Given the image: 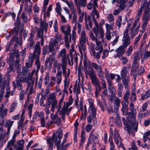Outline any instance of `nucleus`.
Here are the masks:
<instances>
[{
	"label": "nucleus",
	"mask_w": 150,
	"mask_h": 150,
	"mask_svg": "<svg viewBox=\"0 0 150 150\" xmlns=\"http://www.w3.org/2000/svg\"><path fill=\"white\" fill-rule=\"evenodd\" d=\"M52 52L51 54H50L49 57L50 59L53 61L54 60L55 56L56 54V52L54 48V46L52 42L49 43V45H46L42 48V53L43 55H45L46 54H49V53Z\"/></svg>",
	"instance_id": "obj_1"
},
{
	"label": "nucleus",
	"mask_w": 150,
	"mask_h": 150,
	"mask_svg": "<svg viewBox=\"0 0 150 150\" xmlns=\"http://www.w3.org/2000/svg\"><path fill=\"white\" fill-rule=\"evenodd\" d=\"M61 31L65 35V46L69 48L70 45L69 43L71 41V35L70 34L71 27L69 26L63 25L61 27Z\"/></svg>",
	"instance_id": "obj_2"
},
{
	"label": "nucleus",
	"mask_w": 150,
	"mask_h": 150,
	"mask_svg": "<svg viewBox=\"0 0 150 150\" xmlns=\"http://www.w3.org/2000/svg\"><path fill=\"white\" fill-rule=\"evenodd\" d=\"M47 104L50 106L51 105V111L54 112V109L57 107V100L55 94L53 93L50 94L47 99Z\"/></svg>",
	"instance_id": "obj_3"
},
{
	"label": "nucleus",
	"mask_w": 150,
	"mask_h": 150,
	"mask_svg": "<svg viewBox=\"0 0 150 150\" xmlns=\"http://www.w3.org/2000/svg\"><path fill=\"white\" fill-rule=\"evenodd\" d=\"M88 41V37L86 36L85 31L84 30H82L81 34L79 44L78 45L79 50L81 53H82V50L84 51L86 49L85 44Z\"/></svg>",
	"instance_id": "obj_4"
},
{
	"label": "nucleus",
	"mask_w": 150,
	"mask_h": 150,
	"mask_svg": "<svg viewBox=\"0 0 150 150\" xmlns=\"http://www.w3.org/2000/svg\"><path fill=\"white\" fill-rule=\"evenodd\" d=\"M127 67H123L120 72L122 82L125 88H128L129 82V76L127 75Z\"/></svg>",
	"instance_id": "obj_5"
},
{
	"label": "nucleus",
	"mask_w": 150,
	"mask_h": 150,
	"mask_svg": "<svg viewBox=\"0 0 150 150\" xmlns=\"http://www.w3.org/2000/svg\"><path fill=\"white\" fill-rule=\"evenodd\" d=\"M88 102L89 104V108L91 111V113L92 114L93 117V125L94 127H95L97 125V120L96 117V109L93 107L94 100L90 98L88 100Z\"/></svg>",
	"instance_id": "obj_6"
},
{
	"label": "nucleus",
	"mask_w": 150,
	"mask_h": 150,
	"mask_svg": "<svg viewBox=\"0 0 150 150\" xmlns=\"http://www.w3.org/2000/svg\"><path fill=\"white\" fill-rule=\"evenodd\" d=\"M40 42L38 41L35 44L34 50L33 53L29 56V59L32 62L35 57H39L40 54L41 48L40 46Z\"/></svg>",
	"instance_id": "obj_7"
},
{
	"label": "nucleus",
	"mask_w": 150,
	"mask_h": 150,
	"mask_svg": "<svg viewBox=\"0 0 150 150\" xmlns=\"http://www.w3.org/2000/svg\"><path fill=\"white\" fill-rule=\"evenodd\" d=\"M27 87L25 91L27 93L29 89V91L28 93L29 94H31L33 93V88L34 82V79H32V76H28L26 78Z\"/></svg>",
	"instance_id": "obj_8"
},
{
	"label": "nucleus",
	"mask_w": 150,
	"mask_h": 150,
	"mask_svg": "<svg viewBox=\"0 0 150 150\" xmlns=\"http://www.w3.org/2000/svg\"><path fill=\"white\" fill-rule=\"evenodd\" d=\"M122 120L124 125L127 128V130L129 134H130V131L132 129H134L136 131H137V126L136 125L133 123H130L129 122H127L125 118L122 117Z\"/></svg>",
	"instance_id": "obj_9"
},
{
	"label": "nucleus",
	"mask_w": 150,
	"mask_h": 150,
	"mask_svg": "<svg viewBox=\"0 0 150 150\" xmlns=\"http://www.w3.org/2000/svg\"><path fill=\"white\" fill-rule=\"evenodd\" d=\"M35 32L34 30H32L31 33L29 34L30 36L27 40L28 45L27 47L29 48H31L34 47L35 45V42L34 39L35 38Z\"/></svg>",
	"instance_id": "obj_10"
},
{
	"label": "nucleus",
	"mask_w": 150,
	"mask_h": 150,
	"mask_svg": "<svg viewBox=\"0 0 150 150\" xmlns=\"http://www.w3.org/2000/svg\"><path fill=\"white\" fill-rule=\"evenodd\" d=\"M67 63H62V67L63 76L65 77V83L67 81V78H69L70 74V71L69 68H67L68 72L67 73Z\"/></svg>",
	"instance_id": "obj_11"
},
{
	"label": "nucleus",
	"mask_w": 150,
	"mask_h": 150,
	"mask_svg": "<svg viewBox=\"0 0 150 150\" xmlns=\"http://www.w3.org/2000/svg\"><path fill=\"white\" fill-rule=\"evenodd\" d=\"M108 89L109 92L111 93V95L114 97L116 95V91L114 87V85L112 81H108Z\"/></svg>",
	"instance_id": "obj_12"
},
{
	"label": "nucleus",
	"mask_w": 150,
	"mask_h": 150,
	"mask_svg": "<svg viewBox=\"0 0 150 150\" xmlns=\"http://www.w3.org/2000/svg\"><path fill=\"white\" fill-rule=\"evenodd\" d=\"M61 57L62 59V63H67V57L66 55V50L65 48L63 49L60 51L58 54V57Z\"/></svg>",
	"instance_id": "obj_13"
},
{
	"label": "nucleus",
	"mask_w": 150,
	"mask_h": 150,
	"mask_svg": "<svg viewBox=\"0 0 150 150\" xmlns=\"http://www.w3.org/2000/svg\"><path fill=\"white\" fill-rule=\"evenodd\" d=\"M56 137L55 134L54 133L52 134V137H49L47 139V144L49 145L48 150H52L54 144L53 141Z\"/></svg>",
	"instance_id": "obj_14"
},
{
	"label": "nucleus",
	"mask_w": 150,
	"mask_h": 150,
	"mask_svg": "<svg viewBox=\"0 0 150 150\" xmlns=\"http://www.w3.org/2000/svg\"><path fill=\"white\" fill-rule=\"evenodd\" d=\"M16 83L15 81L12 82L13 89H16V88H17L19 91L22 90L23 89L22 83L23 81H21V80H16Z\"/></svg>",
	"instance_id": "obj_15"
},
{
	"label": "nucleus",
	"mask_w": 150,
	"mask_h": 150,
	"mask_svg": "<svg viewBox=\"0 0 150 150\" xmlns=\"http://www.w3.org/2000/svg\"><path fill=\"white\" fill-rule=\"evenodd\" d=\"M125 48L122 45L120 46L117 48L115 50V51L117 53L116 57L120 58L125 52L126 50Z\"/></svg>",
	"instance_id": "obj_16"
},
{
	"label": "nucleus",
	"mask_w": 150,
	"mask_h": 150,
	"mask_svg": "<svg viewBox=\"0 0 150 150\" xmlns=\"http://www.w3.org/2000/svg\"><path fill=\"white\" fill-rule=\"evenodd\" d=\"M128 0H113L112 4H114V2L116 1L119 4L120 8V10H124L126 6L125 3H126Z\"/></svg>",
	"instance_id": "obj_17"
},
{
	"label": "nucleus",
	"mask_w": 150,
	"mask_h": 150,
	"mask_svg": "<svg viewBox=\"0 0 150 150\" xmlns=\"http://www.w3.org/2000/svg\"><path fill=\"white\" fill-rule=\"evenodd\" d=\"M84 71L86 77H87V74H88V75L89 76L90 78H92L96 76L94 74V70L92 68H88V70L87 69L86 67H85V69L84 70Z\"/></svg>",
	"instance_id": "obj_18"
},
{
	"label": "nucleus",
	"mask_w": 150,
	"mask_h": 150,
	"mask_svg": "<svg viewBox=\"0 0 150 150\" xmlns=\"http://www.w3.org/2000/svg\"><path fill=\"white\" fill-rule=\"evenodd\" d=\"M36 37L41 38V45L43 46L44 45V32L42 29H39L38 30L37 34Z\"/></svg>",
	"instance_id": "obj_19"
},
{
	"label": "nucleus",
	"mask_w": 150,
	"mask_h": 150,
	"mask_svg": "<svg viewBox=\"0 0 150 150\" xmlns=\"http://www.w3.org/2000/svg\"><path fill=\"white\" fill-rule=\"evenodd\" d=\"M52 62L50 59L49 58H46L45 63V69H48L49 71L51 69L52 66Z\"/></svg>",
	"instance_id": "obj_20"
},
{
	"label": "nucleus",
	"mask_w": 150,
	"mask_h": 150,
	"mask_svg": "<svg viewBox=\"0 0 150 150\" xmlns=\"http://www.w3.org/2000/svg\"><path fill=\"white\" fill-rule=\"evenodd\" d=\"M16 80H21L23 82L25 83L26 81V78L21 76V69H17V76Z\"/></svg>",
	"instance_id": "obj_21"
},
{
	"label": "nucleus",
	"mask_w": 150,
	"mask_h": 150,
	"mask_svg": "<svg viewBox=\"0 0 150 150\" xmlns=\"http://www.w3.org/2000/svg\"><path fill=\"white\" fill-rule=\"evenodd\" d=\"M85 21L86 23V29L88 30L89 29L87 23H88V24L91 27V28L92 26V24L90 16H88L87 17L86 14H85Z\"/></svg>",
	"instance_id": "obj_22"
},
{
	"label": "nucleus",
	"mask_w": 150,
	"mask_h": 150,
	"mask_svg": "<svg viewBox=\"0 0 150 150\" xmlns=\"http://www.w3.org/2000/svg\"><path fill=\"white\" fill-rule=\"evenodd\" d=\"M14 121H11L10 120H6V126L7 127V134L8 135L10 133V131L11 127L13 124Z\"/></svg>",
	"instance_id": "obj_23"
},
{
	"label": "nucleus",
	"mask_w": 150,
	"mask_h": 150,
	"mask_svg": "<svg viewBox=\"0 0 150 150\" xmlns=\"http://www.w3.org/2000/svg\"><path fill=\"white\" fill-rule=\"evenodd\" d=\"M62 37V35H59L58 33L56 32L54 39L53 40V43L52 44L55 45L57 43L58 41H60Z\"/></svg>",
	"instance_id": "obj_24"
},
{
	"label": "nucleus",
	"mask_w": 150,
	"mask_h": 150,
	"mask_svg": "<svg viewBox=\"0 0 150 150\" xmlns=\"http://www.w3.org/2000/svg\"><path fill=\"white\" fill-rule=\"evenodd\" d=\"M115 141L117 145L119 144V141H122V139L120 136L119 134L117 131H115L114 135Z\"/></svg>",
	"instance_id": "obj_25"
},
{
	"label": "nucleus",
	"mask_w": 150,
	"mask_h": 150,
	"mask_svg": "<svg viewBox=\"0 0 150 150\" xmlns=\"http://www.w3.org/2000/svg\"><path fill=\"white\" fill-rule=\"evenodd\" d=\"M62 66V64L57 60H54L53 63V67L54 68L57 67V72L62 71L60 70V68Z\"/></svg>",
	"instance_id": "obj_26"
},
{
	"label": "nucleus",
	"mask_w": 150,
	"mask_h": 150,
	"mask_svg": "<svg viewBox=\"0 0 150 150\" xmlns=\"http://www.w3.org/2000/svg\"><path fill=\"white\" fill-rule=\"evenodd\" d=\"M91 51L92 53V56L94 59H99L100 57V54L102 52L100 51H98L96 52L94 49H92Z\"/></svg>",
	"instance_id": "obj_27"
},
{
	"label": "nucleus",
	"mask_w": 150,
	"mask_h": 150,
	"mask_svg": "<svg viewBox=\"0 0 150 150\" xmlns=\"http://www.w3.org/2000/svg\"><path fill=\"white\" fill-rule=\"evenodd\" d=\"M123 43L122 46L126 48L130 44L131 40L130 38H123Z\"/></svg>",
	"instance_id": "obj_28"
},
{
	"label": "nucleus",
	"mask_w": 150,
	"mask_h": 150,
	"mask_svg": "<svg viewBox=\"0 0 150 150\" xmlns=\"http://www.w3.org/2000/svg\"><path fill=\"white\" fill-rule=\"evenodd\" d=\"M91 83L95 86H98L100 84V81L99 79L96 76L91 78Z\"/></svg>",
	"instance_id": "obj_29"
},
{
	"label": "nucleus",
	"mask_w": 150,
	"mask_h": 150,
	"mask_svg": "<svg viewBox=\"0 0 150 150\" xmlns=\"http://www.w3.org/2000/svg\"><path fill=\"white\" fill-rule=\"evenodd\" d=\"M130 95V91L127 89L124 94V97L123 98V101L127 102V104L129 103L128 99Z\"/></svg>",
	"instance_id": "obj_30"
},
{
	"label": "nucleus",
	"mask_w": 150,
	"mask_h": 150,
	"mask_svg": "<svg viewBox=\"0 0 150 150\" xmlns=\"http://www.w3.org/2000/svg\"><path fill=\"white\" fill-rule=\"evenodd\" d=\"M19 56L18 54L16 55V60L14 62L15 66L17 69H21L20 67L21 64H19L20 59L19 57Z\"/></svg>",
	"instance_id": "obj_31"
},
{
	"label": "nucleus",
	"mask_w": 150,
	"mask_h": 150,
	"mask_svg": "<svg viewBox=\"0 0 150 150\" xmlns=\"http://www.w3.org/2000/svg\"><path fill=\"white\" fill-rule=\"evenodd\" d=\"M96 46L95 48L96 51H98L102 52L103 51V49L102 43L101 42H96Z\"/></svg>",
	"instance_id": "obj_32"
},
{
	"label": "nucleus",
	"mask_w": 150,
	"mask_h": 150,
	"mask_svg": "<svg viewBox=\"0 0 150 150\" xmlns=\"http://www.w3.org/2000/svg\"><path fill=\"white\" fill-rule=\"evenodd\" d=\"M50 81L47 85V87L49 88L50 87L53 86L56 82V77L55 76H51L50 77Z\"/></svg>",
	"instance_id": "obj_33"
},
{
	"label": "nucleus",
	"mask_w": 150,
	"mask_h": 150,
	"mask_svg": "<svg viewBox=\"0 0 150 150\" xmlns=\"http://www.w3.org/2000/svg\"><path fill=\"white\" fill-rule=\"evenodd\" d=\"M40 29H42L43 31L45 30V32H47V27L48 25L47 23H44L41 20V21L40 22Z\"/></svg>",
	"instance_id": "obj_34"
},
{
	"label": "nucleus",
	"mask_w": 150,
	"mask_h": 150,
	"mask_svg": "<svg viewBox=\"0 0 150 150\" xmlns=\"http://www.w3.org/2000/svg\"><path fill=\"white\" fill-rule=\"evenodd\" d=\"M139 31V27L138 26L136 28H131V37L132 38H133L134 36L137 34Z\"/></svg>",
	"instance_id": "obj_35"
},
{
	"label": "nucleus",
	"mask_w": 150,
	"mask_h": 150,
	"mask_svg": "<svg viewBox=\"0 0 150 150\" xmlns=\"http://www.w3.org/2000/svg\"><path fill=\"white\" fill-rule=\"evenodd\" d=\"M134 57L133 63H138L140 58V55L137 52L134 53L133 55Z\"/></svg>",
	"instance_id": "obj_36"
},
{
	"label": "nucleus",
	"mask_w": 150,
	"mask_h": 150,
	"mask_svg": "<svg viewBox=\"0 0 150 150\" xmlns=\"http://www.w3.org/2000/svg\"><path fill=\"white\" fill-rule=\"evenodd\" d=\"M17 54H18V53L16 54H13L12 52H10L9 53V60L8 58L7 59V60L8 62V63H11L12 64L13 63V59H14V56L16 57V55Z\"/></svg>",
	"instance_id": "obj_37"
},
{
	"label": "nucleus",
	"mask_w": 150,
	"mask_h": 150,
	"mask_svg": "<svg viewBox=\"0 0 150 150\" xmlns=\"http://www.w3.org/2000/svg\"><path fill=\"white\" fill-rule=\"evenodd\" d=\"M95 86L96 88V90L95 93V96L96 98H97L98 97V94L100 93L101 91L102 87L100 84Z\"/></svg>",
	"instance_id": "obj_38"
},
{
	"label": "nucleus",
	"mask_w": 150,
	"mask_h": 150,
	"mask_svg": "<svg viewBox=\"0 0 150 150\" xmlns=\"http://www.w3.org/2000/svg\"><path fill=\"white\" fill-rule=\"evenodd\" d=\"M75 4L77 6L79 5V6L85 7L86 5V0H79L78 2L77 0V2Z\"/></svg>",
	"instance_id": "obj_39"
},
{
	"label": "nucleus",
	"mask_w": 150,
	"mask_h": 150,
	"mask_svg": "<svg viewBox=\"0 0 150 150\" xmlns=\"http://www.w3.org/2000/svg\"><path fill=\"white\" fill-rule=\"evenodd\" d=\"M139 65L138 63H133L131 67V72H137L139 71Z\"/></svg>",
	"instance_id": "obj_40"
},
{
	"label": "nucleus",
	"mask_w": 150,
	"mask_h": 150,
	"mask_svg": "<svg viewBox=\"0 0 150 150\" xmlns=\"http://www.w3.org/2000/svg\"><path fill=\"white\" fill-rule=\"evenodd\" d=\"M66 2L67 4L69 7L70 8L71 12L76 11V9L74 8V4L72 1H70L69 2L68 1H67Z\"/></svg>",
	"instance_id": "obj_41"
},
{
	"label": "nucleus",
	"mask_w": 150,
	"mask_h": 150,
	"mask_svg": "<svg viewBox=\"0 0 150 150\" xmlns=\"http://www.w3.org/2000/svg\"><path fill=\"white\" fill-rule=\"evenodd\" d=\"M141 99L142 100H144L145 99H147L150 97V90L147 91L144 94H142Z\"/></svg>",
	"instance_id": "obj_42"
},
{
	"label": "nucleus",
	"mask_w": 150,
	"mask_h": 150,
	"mask_svg": "<svg viewBox=\"0 0 150 150\" xmlns=\"http://www.w3.org/2000/svg\"><path fill=\"white\" fill-rule=\"evenodd\" d=\"M8 109L6 108L4 109V110L0 111V118L3 119L5 117L7 114Z\"/></svg>",
	"instance_id": "obj_43"
},
{
	"label": "nucleus",
	"mask_w": 150,
	"mask_h": 150,
	"mask_svg": "<svg viewBox=\"0 0 150 150\" xmlns=\"http://www.w3.org/2000/svg\"><path fill=\"white\" fill-rule=\"evenodd\" d=\"M133 50V46L132 45H130L126 52V55L128 57L130 56L132 54Z\"/></svg>",
	"instance_id": "obj_44"
},
{
	"label": "nucleus",
	"mask_w": 150,
	"mask_h": 150,
	"mask_svg": "<svg viewBox=\"0 0 150 150\" xmlns=\"http://www.w3.org/2000/svg\"><path fill=\"white\" fill-rule=\"evenodd\" d=\"M17 39L18 38L16 36H15L13 37L12 39L10 40V42L8 43L7 44V46L6 47V51H8V50H9L10 47V46L12 42L13 41H15L17 42Z\"/></svg>",
	"instance_id": "obj_45"
},
{
	"label": "nucleus",
	"mask_w": 150,
	"mask_h": 150,
	"mask_svg": "<svg viewBox=\"0 0 150 150\" xmlns=\"http://www.w3.org/2000/svg\"><path fill=\"white\" fill-rule=\"evenodd\" d=\"M62 71L57 72L56 75L57 82L58 84H59L62 80L61 78Z\"/></svg>",
	"instance_id": "obj_46"
},
{
	"label": "nucleus",
	"mask_w": 150,
	"mask_h": 150,
	"mask_svg": "<svg viewBox=\"0 0 150 150\" xmlns=\"http://www.w3.org/2000/svg\"><path fill=\"white\" fill-rule=\"evenodd\" d=\"M56 7L55 8V10L57 14L61 15V11L62 8L59 2H58L56 4Z\"/></svg>",
	"instance_id": "obj_47"
},
{
	"label": "nucleus",
	"mask_w": 150,
	"mask_h": 150,
	"mask_svg": "<svg viewBox=\"0 0 150 150\" xmlns=\"http://www.w3.org/2000/svg\"><path fill=\"white\" fill-rule=\"evenodd\" d=\"M61 140L59 139H57V137H56L54 140V143H55V145L56 146L57 149V150H59V149L60 148V144L61 143Z\"/></svg>",
	"instance_id": "obj_48"
},
{
	"label": "nucleus",
	"mask_w": 150,
	"mask_h": 150,
	"mask_svg": "<svg viewBox=\"0 0 150 150\" xmlns=\"http://www.w3.org/2000/svg\"><path fill=\"white\" fill-rule=\"evenodd\" d=\"M144 3L142 4V5L141 6L140 8L138 10V13L136 17V18L137 20H139V17L141 16L142 10V9L144 7V6L143 5Z\"/></svg>",
	"instance_id": "obj_49"
},
{
	"label": "nucleus",
	"mask_w": 150,
	"mask_h": 150,
	"mask_svg": "<svg viewBox=\"0 0 150 150\" xmlns=\"http://www.w3.org/2000/svg\"><path fill=\"white\" fill-rule=\"evenodd\" d=\"M71 14L73 15V20L72 21V23H74L75 25L76 26L77 20V15L76 13H75V11L71 12Z\"/></svg>",
	"instance_id": "obj_50"
},
{
	"label": "nucleus",
	"mask_w": 150,
	"mask_h": 150,
	"mask_svg": "<svg viewBox=\"0 0 150 150\" xmlns=\"http://www.w3.org/2000/svg\"><path fill=\"white\" fill-rule=\"evenodd\" d=\"M98 75L99 77L100 78V81L104 79V74L102 71V69H99V70L98 71Z\"/></svg>",
	"instance_id": "obj_51"
},
{
	"label": "nucleus",
	"mask_w": 150,
	"mask_h": 150,
	"mask_svg": "<svg viewBox=\"0 0 150 150\" xmlns=\"http://www.w3.org/2000/svg\"><path fill=\"white\" fill-rule=\"evenodd\" d=\"M9 65V67L7 69V73H9L11 71H13V72H15V70L13 67V64L10 63H8Z\"/></svg>",
	"instance_id": "obj_52"
},
{
	"label": "nucleus",
	"mask_w": 150,
	"mask_h": 150,
	"mask_svg": "<svg viewBox=\"0 0 150 150\" xmlns=\"http://www.w3.org/2000/svg\"><path fill=\"white\" fill-rule=\"evenodd\" d=\"M17 105V103L14 102L11 105L9 111V113H11L13 112L16 109Z\"/></svg>",
	"instance_id": "obj_53"
},
{
	"label": "nucleus",
	"mask_w": 150,
	"mask_h": 150,
	"mask_svg": "<svg viewBox=\"0 0 150 150\" xmlns=\"http://www.w3.org/2000/svg\"><path fill=\"white\" fill-rule=\"evenodd\" d=\"M122 21V17L121 16H119L116 23V25L118 26L119 28L121 26Z\"/></svg>",
	"instance_id": "obj_54"
},
{
	"label": "nucleus",
	"mask_w": 150,
	"mask_h": 150,
	"mask_svg": "<svg viewBox=\"0 0 150 150\" xmlns=\"http://www.w3.org/2000/svg\"><path fill=\"white\" fill-rule=\"evenodd\" d=\"M24 141L23 139L17 141V143L20 148L23 149Z\"/></svg>",
	"instance_id": "obj_55"
},
{
	"label": "nucleus",
	"mask_w": 150,
	"mask_h": 150,
	"mask_svg": "<svg viewBox=\"0 0 150 150\" xmlns=\"http://www.w3.org/2000/svg\"><path fill=\"white\" fill-rule=\"evenodd\" d=\"M16 141L15 139L12 138V139L8 142L7 147L9 148H11V147L14 145Z\"/></svg>",
	"instance_id": "obj_56"
},
{
	"label": "nucleus",
	"mask_w": 150,
	"mask_h": 150,
	"mask_svg": "<svg viewBox=\"0 0 150 150\" xmlns=\"http://www.w3.org/2000/svg\"><path fill=\"white\" fill-rule=\"evenodd\" d=\"M131 147L128 149L129 150H137L138 147L136 145L135 142L134 140H133L131 144Z\"/></svg>",
	"instance_id": "obj_57"
},
{
	"label": "nucleus",
	"mask_w": 150,
	"mask_h": 150,
	"mask_svg": "<svg viewBox=\"0 0 150 150\" xmlns=\"http://www.w3.org/2000/svg\"><path fill=\"white\" fill-rule=\"evenodd\" d=\"M50 79V76L48 72L46 73L45 76L44 78V84L45 85H47L48 84Z\"/></svg>",
	"instance_id": "obj_58"
},
{
	"label": "nucleus",
	"mask_w": 150,
	"mask_h": 150,
	"mask_svg": "<svg viewBox=\"0 0 150 150\" xmlns=\"http://www.w3.org/2000/svg\"><path fill=\"white\" fill-rule=\"evenodd\" d=\"M150 135V131L145 132L143 138V141L144 142H145L148 139L149 136Z\"/></svg>",
	"instance_id": "obj_59"
},
{
	"label": "nucleus",
	"mask_w": 150,
	"mask_h": 150,
	"mask_svg": "<svg viewBox=\"0 0 150 150\" xmlns=\"http://www.w3.org/2000/svg\"><path fill=\"white\" fill-rule=\"evenodd\" d=\"M114 24V22H112V23L111 25H109L108 23L105 24V27L107 29V31H110V30H113V26Z\"/></svg>",
	"instance_id": "obj_60"
},
{
	"label": "nucleus",
	"mask_w": 150,
	"mask_h": 150,
	"mask_svg": "<svg viewBox=\"0 0 150 150\" xmlns=\"http://www.w3.org/2000/svg\"><path fill=\"white\" fill-rule=\"evenodd\" d=\"M89 36L90 37L91 39L93 41H95L96 42L98 41V40L97 39V37L96 36V37L94 36L93 33L91 31L89 33Z\"/></svg>",
	"instance_id": "obj_61"
},
{
	"label": "nucleus",
	"mask_w": 150,
	"mask_h": 150,
	"mask_svg": "<svg viewBox=\"0 0 150 150\" xmlns=\"http://www.w3.org/2000/svg\"><path fill=\"white\" fill-rule=\"evenodd\" d=\"M92 66L93 68L96 70H98L99 69H102L100 65H98L95 62H93L92 63Z\"/></svg>",
	"instance_id": "obj_62"
},
{
	"label": "nucleus",
	"mask_w": 150,
	"mask_h": 150,
	"mask_svg": "<svg viewBox=\"0 0 150 150\" xmlns=\"http://www.w3.org/2000/svg\"><path fill=\"white\" fill-rule=\"evenodd\" d=\"M124 101L121 102V103L122 105V111H124L125 110L127 111L128 110V106L127 104L124 102Z\"/></svg>",
	"instance_id": "obj_63"
},
{
	"label": "nucleus",
	"mask_w": 150,
	"mask_h": 150,
	"mask_svg": "<svg viewBox=\"0 0 150 150\" xmlns=\"http://www.w3.org/2000/svg\"><path fill=\"white\" fill-rule=\"evenodd\" d=\"M150 20V15L148 13H144L143 16V20L149 21V20Z\"/></svg>",
	"instance_id": "obj_64"
}]
</instances>
